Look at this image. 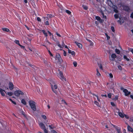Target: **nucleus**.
Listing matches in <instances>:
<instances>
[{
	"mask_svg": "<svg viewBox=\"0 0 133 133\" xmlns=\"http://www.w3.org/2000/svg\"><path fill=\"white\" fill-rule=\"evenodd\" d=\"M45 24L46 25H48L49 24V22L48 21H46L45 22Z\"/></svg>",
	"mask_w": 133,
	"mask_h": 133,
	"instance_id": "obj_52",
	"label": "nucleus"
},
{
	"mask_svg": "<svg viewBox=\"0 0 133 133\" xmlns=\"http://www.w3.org/2000/svg\"><path fill=\"white\" fill-rule=\"evenodd\" d=\"M42 118H43L45 120L46 119V116L45 115H42Z\"/></svg>",
	"mask_w": 133,
	"mask_h": 133,
	"instance_id": "obj_36",
	"label": "nucleus"
},
{
	"mask_svg": "<svg viewBox=\"0 0 133 133\" xmlns=\"http://www.w3.org/2000/svg\"><path fill=\"white\" fill-rule=\"evenodd\" d=\"M9 89L10 90H12L14 88V85L11 82H9Z\"/></svg>",
	"mask_w": 133,
	"mask_h": 133,
	"instance_id": "obj_7",
	"label": "nucleus"
},
{
	"mask_svg": "<svg viewBox=\"0 0 133 133\" xmlns=\"http://www.w3.org/2000/svg\"><path fill=\"white\" fill-rule=\"evenodd\" d=\"M110 88L113 90L114 89V83L113 82H111L110 84Z\"/></svg>",
	"mask_w": 133,
	"mask_h": 133,
	"instance_id": "obj_12",
	"label": "nucleus"
},
{
	"mask_svg": "<svg viewBox=\"0 0 133 133\" xmlns=\"http://www.w3.org/2000/svg\"><path fill=\"white\" fill-rule=\"evenodd\" d=\"M124 116L125 117V118L127 119H128L129 118L128 116L124 114Z\"/></svg>",
	"mask_w": 133,
	"mask_h": 133,
	"instance_id": "obj_48",
	"label": "nucleus"
},
{
	"mask_svg": "<svg viewBox=\"0 0 133 133\" xmlns=\"http://www.w3.org/2000/svg\"><path fill=\"white\" fill-rule=\"evenodd\" d=\"M48 51L49 52V54L51 56H53V55L51 54V52H50V51L49 50H48Z\"/></svg>",
	"mask_w": 133,
	"mask_h": 133,
	"instance_id": "obj_43",
	"label": "nucleus"
},
{
	"mask_svg": "<svg viewBox=\"0 0 133 133\" xmlns=\"http://www.w3.org/2000/svg\"><path fill=\"white\" fill-rule=\"evenodd\" d=\"M11 102L13 104H14L15 105L16 104V102H15V101H12Z\"/></svg>",
	"mask_w": 133,
	"mask_h": 133,
	"instance_id": "obj_61",
	"label": "nucleus"
},
{
	"mask_svg": "<svg viewBox=\"0 0 133 133\" xmlns=\"http://www.w3.org/2000/svg\"><path fill=\"white\" fill-rule=\"evenodd\" d=\"M4 92H5L7 94V93L5 92V90L1 89V94L3 96H4L5 95Z\"/></svg>",
	"mask_w": 133,
	"mask_h": 133,
	"instance_id": "obj_11",
	"label": "nucleus"
},
{
	"mask_svg": "<svg viewBox=\"0 0 133 133\" xmlns=\"http://www.w3.org/2000/svg\"><path fill=\"white\" fill-rule=\"evenodd\" d=\"M116 57L117 56L115 54H113L111 55V57L112 59H110L112 61H114L115 60V58H116Z\"/></svg>",
	"mask_w": 133,
	"mask_h": 133,
	"instance_id": "obj_9",
	"label": "nucleus"
},
{
	"mask_svg": "<svg viewBox=\"0 0 133 133\" xmlns=\"http://www.w3.org/2000/svg\"><path fill=\"white\" fill-rule=\"evenodd\" d=\"M121 23H123L124 22V20L123 19H122L121 20Z\"/></svg>",
	"mask_w": 133,
	"mask_h": 133,
	"instance_id": "obj_58",
	"label": "nucleus"
},
{
	"mask_svg": "<svg viewBox=\"0 0 133 133\" xmlns=\"http://www.w3.org/2000/svg\"><path fill=\"white\" fill-rule=\"evenodd\" d=\"M111 104L112 106H115V105L113 102H111Z\"/></svg>",
	"mask_w": 133,
	"mask_h": 133,
	"instance_id": "obj_38",
	"label": "nucleus"
},
{
	"mask_svg": "<svg viewBox=\"0 0 133 133\" xmlns=\"http://www.w3.org/2000/svg\"><path fill=\"white\" fill-rule=\"evenodd\" d=\"M123 58L124 59H125L127 61H130L129 59L128 58L126 55H124V56Z\"/></svg>",
	"mask_w": 133,
	"mask_h": 133,
	"instance_id": "obj_18",
	"label": "nucleus"
},
{
	"mask_svg": "<svg viewBox=\"0 0 133 133\" xmlns=\"http://www.w3.org/2000/svg\"><path fill=\"white\" fill-rule=\"evenodd\" d=\"M55 57V59H57L59 64H61L62 62V60L60 55L58 53L56 54Z\"/></svg>",
	"mask_w": 133,
	"mask_h": 133,
	"instance_id": "obj_2",
	"label": "nucleus"
},
{
	"mask_svg": "<svg viewBox=\"0 0 133 133\" xmlns=\"http://www.w3.org/2000/svg\"><path fill=\"white\" fill-rule=\"evenodd\" d=\"M82 7L85 10H87L88 9V7L86 5H82Z\"/></svg>",
	"mask_w": 133,
	"mask_h": 133,
	"instance_id": "obj_24",
	"label": "nucleus"
},
{
	"mask_svg": "<svg viewBox=\"0 0 133 133\" xmlns=\"http://www.w3.org/2000/svg\"><path fill=\"white\" fill-rule=\"evenodd\" d=\"M15 95L17 97L19 96L20 95H23L24 93L21 90H17L14 92Z\"/></svg>",
	"mask_w": 133,
	"mask_h": 133,
	"instance_id": "obj_4",
	"label": "nucleus"
},
{
	"mask_svg": "<svg viewBox=\"0 0 133 133\" xmlns=\"http://www.w3.org/2000/svg\"><path fill=\"white\" fill-rule=\"evenodd\" d=\"M108 97L109 98H111V93H109L108 94Z\"/></svg>",
	"mask_w": 133,
	"mask_h": 133,
	"instance_id": "obj_39",
	"label": "nucleus"
},
{
	"mask_svg": "<svg viewBox=\"0 0 133 133\" xmlns=\"http://www.w3.org/2000/svg\"><path fill=\"white\" fill-rule=\"evenodd\" d=\"M117 60L119 61H121V58L120 56H117L116 57Z\"/></svg>",
	"mask_w": 133,
	"mask_h": 133,
	"instance_id": "obj_29",
	"label": "nucleus"
},
{
	"mask_svg": "<svg viewBox=\"0 0 133 133\" xmlns=\"http://www.w3.org/2000/svg\"><path fill=\"white\" fill-rule=\"evenodd\" d=\"M126 124L128 125L127 128L128 131H130L132 132H133V130L132 128L127 124L126 123Z\"/></svg>",
	"mask_w": 133,
	"mask_h": 133,
	"instance_id": "obj_10",
	"label": "nucleus"
},
{
	"mask_svg": "<svg viewBox=\"0 0 133 133\" xmlns=\"http://www.w3.org/2000/svg\"><path fill=\"white\" fill-rule=\"evenodd\" d=\"M73 64L75 67H76L77 66V63L76 61L74 62L73 63Z\"/></svg>",
	"mask_w": 133,
	"mask_h": 133,
	"instance_id": "obj_32",
	"label": "nucleus"
},
{
	"mask_svg": "<svg viewBox=\"0 0 133 133\" xmlns=\"http://www.w3.org/2000/svg\"><path fill=\"white\" fill-rule=\"evenodd\" d=\"M130 17L132 18H133V12H132L131 14Z\"/></svg>",
	"mask_w": 133,
	"mask_h": 133,
	"instance_id": "obj_46",
	"label": "nucleus"
},
{
	"mask_svg": "<svg viewBox=\"0 0 133 133\" xmlns=\"http://www.w3.org/2000/svg\"><path fill=\"white\" fill-rule=\"evenodd\" d=\"M21 102L23 104L25 105H26V101L24 99H22L21 100Z\"/></svg>",
	"mask_w": 133,
	"mask_h": 133,
	"instance_id": "obj_20",
	"label": "nucleus"
},
{
	"mask_svg": "<svg viewBox=\"0 0 133 133\" xmlns=\"http://www.w3.org/2000/svg\"><path fill=\"white\" fill-rule=\"evenodd\" d=\"M111 29L112 31L114 32L115 31V28L114 26H112L111 27Z\"/></svg>",
	"mask_w": 133,
	"mask_h": 133,
	"instance_id": "obj_35",
	"label": "nucleus"
},
{
	"mask_svg": "<svg viewBox=\"0 0 133 133\" xmlns=\"http://www.w3.org/2000/svg\"><path fill=\"white\" fill-rule=\"evenodd\" d=\"M122 6L123 10L125 11L129 12L130 9L129 7L127 5H123Z\"/></svg>",
	"mask_w": 133,
	"mask_h": 133,
	"instance_id": "obj_6",
	"label": "nucleus"
},
{
	"mask_svg": "<svg viewBox=\"0 0 133 133\" xmlns=\"http://www.w3.org/2000/svg\"><path fill=\"white\" fill-rule=\"evenodd\" d=\"M118 96H116L115 97V98H113L112 99L115 101H116V100L118 99Z\"/></svg>",
	"mask_w": 133,
	"mask_h": 133,
	"instance_id": "obj_33",
	"label": "nucleus"
},
{
	"mask_svg": "<svg viewBox=\"0 0 133 133\" xmlns=\"http://www.w3.org/2000/svg\"><path fill=\"white\" fill-rule=\"evenodd\" d=\"M19 46L22 48H24L25 47L24 46H22L21 44L19 45Z\"/></svg>",
	"mask_w": 133,
	"mask_h": 133,
	"instance_id": "obj_59",
	"label": "nucleus"
},
{
	"mask_svg": "<svg viewBox=\"0 0 133 133\" xmlns=\"http://www.w3.org/2000/svg\"><path fill=\"white\" fill-rule=\"evenodd\" d=\"M97 76H99L101 75L100 73L99 72H97Z\"/></svg>",
	"mask_w": 133,
	"mask_h": 133,
	"instance_id": "obj_51",
	"label": "nucleus"
},
{
	"mask_svg": "<svg viewBox=\"0 0 133 133\" xmlns=\"http://www.w3.org/2000/svg\"><path fill=\"white\" fill-rule=\"evenodd\" d=\"M58 71H59V74L58 76L59 78L63 81H66V79L64 76L62 72L61 71H60L59 69L58 70Z\"/></svg>",
	"mask_w": 133,
	"mask_h": 133,
	"instance_id": "obj_3",
	"label": "nucleus"
},
{
	"mask_svg": "<svg viewBox=\"0 0 133 133\" xmlns=\"http://www.w3.org/2000/svg\"><path fill=\"white\" fill-rule=\"evenodd\" d=\"M75 43L80 48H82V45L79 43H78L77 42H75Z\"/></svg>",
	"mask_w": 133,
	"mask_h": 133,
	"instance_id": "obj_13",
	"label": "nucleus"
},
{
	"mask_svg": "<svg viewBox=\"0 0 133 133\" xmlns=\"http://www.w3.org/2000/svg\"><path fill=\"white\" fill-rule=\"evenodd\" d=\"M51 133H57V132L54 130H53L52 131Z\"/></svg>",
	"mask_w": 133,
	"mask_h": 133,
	"instance_id": "obj_57",
	"label": "nucleus"
},
{
	"mask_svg": "<svg viewBox=\"0 0 133 133\" xmlns=\"http://www.w3.org/2000/svg\"><path fill=\"white\" fill-rule=\"evenodd\" d=\"M116 8H114V11L115 12L117 13L118 12V10L116 9L117 8V7L116 6Z\"/></svg>",
	"mask_w": 133,
	"mask_h": 133,
	"instance_id": "obj_25",
	"label": "nucleus"
},
{
	"mask_svg": "<svg viewBox=\"0 0 133 133\" xmlns=\"http://www.w3.org/2000/svg\"><path fill=\"white\" fill-rule=\"evenodd\" d=\"M49 127L52 129H54V127H52L51 125H49Z\"/></svg>",
	"mask_w": 133,
	"mask_h": 133,
	"instance_id": "obj_50",
	"label": "nucleus"
},
{
	"mask_svg": "<svg viewBox=\"0 0 133 133\" xmlns=\"http://www.w3.org/2000/svg\"><path fill=\"white\" fill-rule=\"evenodd\" d=\"M110 78H112L113 77V76L112 74L111 73H110L109 74Z\"/></svg>",
	"mask_w": 133,
	"mask_h": 133,
	"instance_id": "obj_40",
	"label": "nucleus"
},
{
	"mask_svg": "<svg viewBox=\"0 0 133 133\" xmlns=\"http://www.w3.org/2000/svg\"><path fill=\"white\" fill-rule=\"evenodd\" d=\"M22 114L26 118V115H25V113L23 111H22Z\"/></svg>",
	"mask_w": 133,
	"mask_h": 133,
	"instance_id": "obj_37",
	"label": "nucleus"
},
{
	"mask_svg": "<svg viewBox=\"0 0 133 133\" xmlns=\"http://www.w3.org/2000/svg\"><path fill=\"white\" fill-rule=\"evenodd\" d=\"M96 19L97 20V21H99L101 19V18L98 16H96L95 17Z\"/></svg>",
	"mask_w": 133,
	"mask_h": 133,
	"instance_id": "obj_30",
	"label": "nucleus"
},
{
	"mask_svg": "<svg viewBox=\"0 0 133 133\" xmlns=\"http://www.w3.org/2000/svg\"><path fill=\"white\" fill-rule=\"evenodd\" d=\"M94 103L98 107H100L99 104L98 102L95 101L94 102Z\"/></svg>",
	"mask_w": 133,
	"mask_h": 133,
	"instance_id": "obj_22",
	"label": "nucleus"
},
{
	"mask_svg": "<svg viewBox=\"0 0 133 133\" xmlns=\"http://www.w3.org/2000/svg\"><path fill=\"white\" fill-rule=\"evenodd\" d=\"M114 17L115 19H117L119 18V15L117 14H115L114 15Z\"/></svg>",
	"mask_w": 133,
	"mask_h": 133,
	"instance_id": "obj_23",
	"label": "nucleus"
},
{
	"mask_svg": "<svg viewBox=\"0 0 133 133\" xmlns=\"http://www.w3.org/2000/svg\"><path fill=\"white\" fill-rule=\"evenodd\" d=\"M39 124L41 129L44 130V132H47V130L46 129L45 126L43 123L40 122L39 123Z\"/></svg>",
	"mask_w": 133,
	"mask_h": 133,
	"instance_id": "obj_5",
	"label": "nucleus"
},
{
	"mask_svg": "<svg viewBox=\"0 0 133 133\" xmlns=\"http://www.w3.org/2000/svg\"><path fill=\"white\" fill-rule=\"evenodd\" d=\"M15 43L19 46V45L20 44L19 43V41L18 40H16L15 41Z\"/></svg>",
	"mask_w": 133,
	"mask_h": 133,
	"instance_id": "obj_31",
	"label": "nucleus"
},
{
	"mask_svg": "<svg viewBox=\"0 0 133 133\" xmlns=\"http://www.w3.org/2000/svg\"><path fill=\"white\" fill-rule=\"evenodd\" d=\"M43 61L44 63L46 64H47V61L46 60H45L44 59Z\"/></svg>",
	"mask_w": 133,
	"mask_h": 133,
	"instance_id": "obj_47",
	"label": "nucleus"
},
{
	"mask_svg": "<svg viewBox=\"0 0 133 133\" xmlns=\"http://www.w3.org/2000/svg\"><path fill=\"white\" fill-rule=\"evenodd\" d=\"M42 31L43 34H44L45 36L46 37H47L48 36L47 34V33L45 32V31L44 30H42Z\"/></svg>",
	"mask_w": 133,
	"mask_h": 133,
	"instance_id": "obj_19",
	"label": "nucleus"
},
{
	"mask_svg": "<svg viewBox=\"0 0 133 133\" xmlns=\"http://www.w3.org/2000/svg\"><path fill=\"white\" fill-rule=\"evenodd\" d=\"M56 34L57 35V36H58V37H61V35L59 34H58L57 32H56Z\"/></svg>",
	"mask_w": 133,
	"mask_h": 133,
	"instance_id": "obj_55",
	"label": "nucleus"
},
{
	"mask_svg": "<svg viewBox=\"0 0 133 133\" xmlns=\"http://www.w3.org/2000/svg\"><path fill=\"white\" fill-rule=\"evenodd\" d=\"M37 20L38 21H39V22H41V19L39 17H37Z\"/></svg>",
	"mask_w": 133,
	"mask_h": 133,
	"instance_id": "obj_44",
	"label": "nucleus"
},
{
	"mask_svg": "<svg viewBox=\"0 0 133 133\" xmlns=\"http://www.w3.org/2000/svg\"><path fill=\"white\" fill-rule=\"evenodd\" d=\"M123 92L124 93L125 95L126 96H128L130 94V92H129L126 89L124 90Z\"/></svg>",
	"mask_w": 133,
	"mask_h": 133,
	"instance_id": "obj_8",
	"label": "nucleus"
},
{
	"mask_svg": "<svg viewBox=\"0 0 133 133\" xmlns=\"http://www.w3.org/2000/svg\"><path fill=\"white\" fill-rule=\"evenodd\" d=\"M48 33H49V35L50 36H51L52 35L51 33V32L49 31H48Z\"/></svg>",
	"mask_w": 133,
	"mask_h": 133,
	"instance_id": "obj_63",
	"label": "nucleus"
},
{
	"mask_svg": "<svg viewBox=\"0 0 133 133\" xmlns=\"http://www.w3.org/2000/svg\"><path fill=\"white\" fill-rule=\"evenodd\" d=\"M118 114L121 117L123 118L124 117V115L121 112H119Z\"/></svg>",
	"mask_w": 133,
	"mask_h": 133,
	"instance_id": "obj_21",
	"label": "nucleus"
},
{
	"mask_svg": "<svg viewBox=\"0 0 133 133\" xmlns=\"http://www.w3.org/2000/svg\"><path fill=\"white\" fill-rule=\"evenodd\" d=\"M47 16L46 18H51L52 16V15L51 14H47Z\"/></svg>",
	"mask_w": 133,
	"mask_h": 133,
	"instance_id": "obj_26",
	"label": "nucleus"
},
{
	"mask_svg": "<svg viewBox=\"0 0 133 133\" xmlns=\"http://www.w3.org/2000/svg\"><path fill=\"white\" fill-rule=\"evenodd\" d=\"M51 84V85H53V87H54V89H57V85L55 84V83L53 82L52 83V84Z\"/></svg>",
	"mask_w": 133,
	"mask_h": 133,
	"instance_id": "obj_17",
	"label": "nucleus"
},
{
	"mask_svg": "<svg viewBox=\"0 0 133 133\" xmlns=\"http://www.w3.org/2000/svg\"><path fill=\"white\" fill-rule=\"evenodd\" d=\"M118 69L121 70L122 69V67H121V66H120V65H119L118 66Z\"/></svg>",
	"mask_w": 133,
	"mask_h": 133,
	"instance_id": "obj_45",
	"label": "nucleus"
},
{
	"mask_svg": "<svg viewBox=\"0 0 133 133\" xmlns=\"http://www.w3.org/2000/svg\"><path fill=\"white\" fill-rule=\"evenodd\" d=\"M63 51H64V56H66V52L64 50H63Z\"/></svg>",
	"mask_w": 133,
	"mask_h": 133,
	"instance_id": "obj_49",
	"label": "nucleus"
},
{
	"mask_svg": "<svg viewBox=\"0 0 133 133\" xmlns=\"http://www.w3.org/2000/svg\"><path fill=\"white\" fill-rule=\"evenodd\" d=\"M65 12L66 13L69 14H70L71 13V12L70 11L68 10H66Z\"/></svg>",
	"mask_w": 133,
	"mask_h": 133,
	"instance_id": "obj_34",
	"label": "nucleus"
},
{
	"mask_svg": "<svg viewBox=\"0 0 133 133\" xmlns=\"http://www.w3.org/2000/svg\"><path fill=\"white\" fill-rule=\"evenodd\" d=\"M7 94L9 96H12L13 94V93L12 92H8Z\"/></svg>",
	"mask_w": 133,
	"mask_h": 133,
	"instance_id": "obj_27",
	"label": "nucleus"
},
{
	"mask_svg": "<svg viewBox=\"0 0 133 133\" xmlns=\"http://www.w3.org/2000/svg\"><path fill=\"white\" fill-rule=\"evenodd\" d=\"M68 53L69 54H71V52H72L71 50L69 49H68Z\"/></svg>",
	"mask_w": 133,
	"mask_h": 133,
	"instance_id": "obj_53",
	"label": "nucleus"
},
{
	"mask_svg": "<svg viewBox=\"0 0 133 133\" xmlns=\"http://www.w3.org/2000/svg\"><path fill=\"white\" fill-rule=\"evenodd\" d=\"M90 45L91 46H92L93 45L94 43L93 42H92L91 41V42H90Z\"/></svg>",
	"mask_w": 133,
	"mask_h": 133,
	"instance_id": "obj_56",
	"label": "nucleus"
},
{
	"mask_svg": "<svg viewBox=\"0 0 133 133\" xmlns=\"http://www.w3.org/2000/svg\"><path fill=\"white\" fill-rule=\"evenodd\" d=\"M99 22L100 23H102L103 22V20L101 19L100 20H99Z\"/></svg>",
	"mask_w": 133,
	"mask_h": 133,
	"instance_id": "obj_64",
	"label": "nucleus"
},
{
	"mask_svg": "<svg viewBox=\"0 0 133 133\" xmlns=\"http://www.w3.org/2000/svg\"><path fill=\"white\" fill-rule=\"evenodd\" d=\"M29 104L31 107V108L34 111L36 110V109L35 105V103L32 100L30 101L29 102Z\"/></svg>",
	"mask_w": 133,
	"mask_h": 133,
	"instance_id": "obj_1",
	"label": "nucleus"
},
{
	"mask_svg": "<svg viewBox=\"0 0 133 133\" xmlns=\"http://www.w3.org/2000/svg\"><path fill=\"white\" fill-rule=\"evenodd\" d=\"M71 54L73 56H74L75 55V52L74 51H72Z\"/></svg>",
	"mask_w": 133,
	"mask_h": 133,
	"instance_id": "obj_42",
	"label": "nucleus"
},
{
	"mask_svg": "<svg viewBox=\"0 0 133 133\" xmlns=\"http://www.w3.org/2000/svg\"><path fill=\"white\" fill-rule=\"evenodd\" d=\"M116 109V112L115 113V115H117V114H118L120 112V110H119L117 108H115Z\"/></svg>",
	"mask_w": 133,
	"mask_h": 133,
	"instance_id": "obj_15",
	"label": "nucleus"
},
{
	"mask_svg": "<svg viewBox=\"0 0 133 133\" xmlns=\"http://www.w3.org/2000/svg\"><path fill=\"white\" fill-rule=\"evenodd\" d=\"M105 35L107 37V40H109L110 38V37L108 36L107 34H105Z\"/></svg>",
	"mask_w": 133,
	"mask_h": 133,
	"instance_id": "obj_41",
	"label": "nucleus"
},
{
	"mask_svg": "<svg viewBox=\"0 0 133 133\" xmlns=\"http://www.w3.org/2000/svg\"><path fill=\"white\" fill-rule=\"evenodd\" d=\"M115 51L118 54H119L120 53V51L118 49H115Z\"/></svg>",
	"mask_w": 133,
	"mask_h": 133,
	"instance_id": "obj_28",
	"label": "nucleus"
},
{
	"mask_svg": "<svg viewBox=\"0 0 133 133\" xmlns=\"http://www.w3.org/2000/svg\"><path fill=\"white\" fill-rule=\"evenodd\" d=\"M2 30L4 31H5L6 32H8L9 31V30L8 28H2Z\"/></svg>",
	"mask_w": 133,
	"mask_h": 133,
	"instance_id": "obj_16",
	"label": "nucleus"
},
{
	"mask_svg": "<svg viewBox=\"0 0 133 133\" xmlns=\"http://www.w3.org/2000/svg\"><path fill=\"white\" fill-rule=\"evenodd\" d=\"M117 22L119 23L120 25H121L122 24L120 20H118L117 21Z\"/></svg>",
	"mask_w": 133,
	"mask_h": 133,
	"instance_id": "obj_54",
	"label": "nucleus"
},
{
	"mask_svg": "<svg viewBox=\"0 0 133 133\" xmlns=\"http://www.w3.org/2000/svg\"><path fill=\"white\" fill-rule=\"evenodd\" d=\"M51 87L52 89V91L55 93V94H57V91L54 88L53 85H51Z\"/></svg>",
	"mask_w": 133,
	"mask_h": 133,
	"instance_id": "obj_14",
	"label": "nucleus"
},
{
	"mask_svg": "<svg viewBox=\"0 0 133 133\" xmlns=\"http://www.w3.org/2000/svg\"><path fill=\"white\" fill-rule=\"evenodd\" d=\"M101 96H102V97H103V96H105V97H107V96L106 95H101Z\"/></svg>",
	"mask_w": 133,
	"mask_h": 133,
	"instance_id": "obj_62",
	"label": "nucleus"
},
{
	"mask_svg": "<svg viewBox=\"0 0 133 133\" xmlns=\"http://www.w3.org/2000/svg\"><path fill=\"white\" fill-rule=\"evenodd\" d=\"M102 16L103 18H105L106 19H107V17L106 16H105L104 14L103 15H102Z\"/></svg>",
	"mask_w": 133,
	"mask_h": 133,
	"instance_id": "obj_60",
	"label": "nucleus"
}]
</instances>
